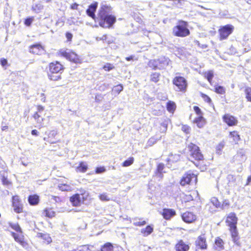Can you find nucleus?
<instances>
[{
  "label": "nucleus",
  "mask_w": 251,
  "mask_h": 251,
  "mask_svg": "<svg viewBox=\"0 0 251 251\" xmlns=\"http://www.w3.org/2000/svg\"><path fill=\"white\" fill-rule=\"evenodd\" d=\"M111 8L107 5H102L98 11L95 22L104 28H110L116 22V17L111 14Z\"/></svg>",
  "instance_id": "1"
},
{
  "label": "nucleus",
  "mask_w": 251,
  "mask_h": 251,
  "mask_svg": "<svg viewBox=\"0 0 251 251\" xmlns=\"http://www.w3.org/2000/svg\"><path fill=\"white\" fill-rule=\"evenodd\" d=\"M187 148L189 153L190 160L200 169H206V165L203 164L205 158L200 148L192 142L190 143Z\"/></svg>",
  "instance_id": "2"
},
{
  "label": "nucleus",
  "mask_w": 251,
  "mask_h": 251,
  "mask_svg": "<svg viewBox=\"0 0 251 251\" xmlns=\"http://www.w3.org/2000/svg\"><path fill=\"white\" fill-rule=\"evenodd\" d=\"M65 67L60 61H53L50 62L46 68V73L48 78L51 81H57L61 79V74Z\"/></svg>",
  "instance_id": "3"
},
{
  "label": "nucleus",
  "mask_w": 251,
  "mask_h": 251,
  "mask_svg": "<svg viewBox=\"0 0 251 251\" xmlns=\"http://www.w3.org/2000/svg\"><path fill=\"white\" fill-rule=\"evenodd\" d=\"M172 33L174 36L182 38L190 35V31L188 28V23L183 20H179L173 28Z\"/></svg>",
  "instance_id": "4"
},
{
  "label": "nucleus",
  "mask_w": 251,
  "mask_h": 251,
  "mask_svg": "<svg viewBox=\"0 0 251 251\" xmlns=\"http://www.w3.org/2000/svg\"><path fill=\"white\" fill-rule=\"evenodd\" d=\"M197 182L198 175L190 170L183 174L179 180V184L181 186H185L190 185L193 183L196 184Z\"/></svg>",
  "instance_id": "5"
},
{
  "label": "nucleus",
  "mask_w": 251,
  "mask_h": 251,
  "mask_svg": "<svg viewBox=\"0 0 251 251\" xmlns=\"http://www.w3.org/2000/svg\"><path fill=\"white\" fill-rule=\"evenodd\" d=\"M172 83L178 91L182 93L186 92L188 84L185 77L179 75H176L172 79Z\"/></svg>",
  "instance_id": "6"
},
{
  "label": "nucleus",
  "mask_w": 251,
  "mask_h": 251,
  "mask_svg": "<svg viewBox=\"0 0 251 251\" xmlns=\"http://www.w3.org/2000/svg\"><path fill=\"white\" fill-rule=\"evenodd\" d=\"M234 30V26L231 24H227L220 26L218 32L219 39L220 41L226 40L231 35Z\"/></svg>",
  "instance_id": "7"
},
{
  "label": "nucleus",
  "mask_w": 251,
  "mask_h": 251,
  "mask_svg": "<svg viewBox=\"0 0 251 251\" xmlns=\"http://www.w3.org/2000/svg\"><path fill=\"white\" fill-rule=\"evenodd\" d=\"M88 195L85 192L81 194H75L70 197V201L74 206H79L87 200Z\"/></svg>",
  "instance_id": "8"
},
{
  "label": "nucleus",
  "mask_w": 251,
  "mask_h": 251,
  "mask_svg": "<svg viewBox=\"0 0 251 251\" xmlns=\"http://www.w3.org/2000/svg\"><path fill=\"white\" fill-rule=\"evenodd\" d=\"M11 203L15 213L19 214L24 212V205L18 195H14L12 197Z\"/></svg>",
  "instance_id": "9"
},
{
  "label": "nucleus",
  "mask_w": 251,
  "mask_h": 251,
  "mask_svg": "<svg viewBox=\"0 0 251 251\" xmlns=\"http://www.w3.org/2000/svg\"><path fill=\"white\" fill-rule=\"evenodd\" d=\"M199 193L197 191L194 190L188 192L187 193H182L179 196L181 203H186L193 201L195 198L198 197Z\"/></svg>",
  "instance_id": "10"
},
{
  "label": "nucleus",
  "mask_w": 251,
  "mask_h": 251,
  "mask_svg": "<svg viewBox=\"0 0 251 251\" xmlns=\"http://www.w3.org/2000/svg\"><path fill=\"white\" fill-rule=\"evenodd\" d=\"M36 107L37 111L33 114L32 117L37 123L42 124L45 119L44 117L45 116V114H44L45 107L40 104L36 105Z\"/></svg>",
  "instance_id": "11"
},
{
  "label": "nucleus",
  "mask_w": 251,
  "mask_h": 251,
  "mask_svg": "<svg viewBox=\"0 0 251 251\" xmlns=\"http://www.w3.org/2000/svg\"><path fill=\"white\" fill-rule=\"evenodd\" d=\"M181 217L183 221L187 224H191L195 222L197 220V215L193 212L186 211L183 212Z\"/></svg>",
  "instance_id": "12"
},
{
  "label": "nucleus",
  "mask_w": 251,
  "mask_h": 251,
  "mask_svg": "<svg viewBox=\"0 0 251 251\" xmlns=\"http://www.w3.org/2000/svg\"><path fill=\"white\" fill-rule=\"evenodd\" d=\"M28 50L30 53L40 55L45 52V49L44 46L38 43L29 46Z\"/></svg>",
  "instance_id": "13"
},
{
  "label": "nucleus",
  "mask_w": 251,
  "mask_h": 251,
  "mask_svg": "<svg viewBox=\"0 0 251 251\" xmlns=\"http://www.w3.org/2000/svg\"><path fill=\"white\" fill-rule=\"evenodd\" d=\"M222 119L223 122L228 126H235L238 124L237 118L229 113L224 114L222 117Z\"/></svg>",
  "instance_id": "14"
},
{
  "label": "nucleus",
  "mask_w": 251,
  "mask_h": 251,
  "mask_svg": "<svg viewBox=\"0 0 251 251\" xmlns=\"http://www.w3.org/2000/svg\"><path fill=\"white\" fill-rule=\"evenodd\" d=\"M227 138L229 140V142L233 145L238 144L239 142L241 141V137L239 132L236 130L229 131L228 133Z\"/></svg>",
  "instance_id": "15"
},
{
  "label": "nucleus",
  "mask_w": 251,
  "mask_h": 251,
  "mask_svg": "<svg viewBox=\"0 0 251 251\" xmlns=\"http://www.w3.org/2000/svg\"><path fill=\"white\" fill-rule=\"evenodd\" d=\"M195 244L197 249L201 250H206L208 248V245L205 235L202 234L199 236L195 241Z\"/></svg>",
  "instance_id": "16"
},
{
  "label": "nucleus",
  "mask_w": 251,
  "mask_h": 251,
  "mask_svg": "<svg viewBox=\"0 0 251 251\" xmlns=\"http://www.w3.org/2000/svg\"><path fill=\"white\" fill-rule=\"evenodd\" d=\"M238 222V218L234 212L229 213L226 219V224L229 228L234 227L237 226Z\"/></svg>",
  "instance_id": "17"
},
{
  "label": "nucleus",
  "mask_w": 251,
  "mask_h": 251,
  "mask_svg": "<svg viewBox=\"0 0 251 251\" xmlns=\"http://www.w3.org/2000/svg\"><path fill=\"white\" fill-rule=\"evenodd\" d=\"M98 3L96 1L92 3L89 5L88 8L86 9V13L87 15L91 17L93 20L95 21L97 17L95 15V12L97 9Z\"/></svg>",
  "instance_id": "18"
},
{
  "label": "nucleus",
  "mask_w": 251,
  "mask_h": 251,
  "mask_svg": "<svg viewBox=\"0 0 251 251\" xmlns=\"http://www.w3.org/2000/svg\"><path fill=\"white\" fill-rule=\"evenodd\" d=\"M163 218L166 220H170L176 215V211L172 208H163L161 213Z\"/></svg>",
  "instance_id": "19"
},
{
  "label": "nucleus",
  "mask_w": 251,
  "mask_h": 251,
  "mask_svg": "<svg viewBox=\"0 0 251 251\" xmlns=\"http://www.w3.org/2000/svg\"><path fill=\"white\" fill-rule=\"evenodd\" d=\"M10 234L13 237L14 240L23 247H25L27 245V243L25 241V236L23 233L11 232Z\"/></svg>",
  "instance_id": "20"
},
{
  "label": "nucleus",
  "mask_w": 251,
  "mask_h": 251,
  "mask_svg": "<svg viewBox=\"0 0 251 251\" xmlns=\"http://www.w3.org/2000/svg\"><path fill=\"white\" fill-rule=\"evenodd\" d=\"M229 230L233 243L237 246H240L241 243L240 242V236L237 226L229 228Z\"/></svg>",
  "instance_id": "21"
},
{
  "label": "nucleus",
  "mask_w": 251,
  "mask_h": 251,
  "mask_svg": "<svg viewBox=\"0 0 251 251\" xmlns=\"http://www.w3.org/2000/svg\"><path fill=\"white\" fill-rule=\"evenodd\" d=\"M176 251H189L190 244L186 243L183 240H179L175 246Z\"/></svg>",
  "instance_id": "22"
},
{
  "label": "nucleus",
  "mask_w": 251,
  "mask_h": 251,
  "mask_svg": "<svg viewBox=\"0 0 251 251\" xmlns=\"http://www.w3.org/2000/svg\"><path fill=\"white\" fill-rule=\"evenodd\" d=\"M213 249L214 251H222L225 250V242L220 237L215 238Z\"/></svg>",
  "instance_id": "23"
},
{
  "label": "nucleus",
  "mask_w": 251,
  "mask_h": 251,
  "mask_svg": "<svg viewBox=\"0 0 251 251\" xmlns=\"http://www.w3.org/2000/svg\"><path fill=\"white\" fill-rule=\"evenodd\" d=\"M67 60L75 64H80L82 62L80 56L73 50H69V53Z\"/></svg>",
  "instance_id": "24"
},
{
  "label": "nucleus",
  "mask_w": 251,
  "mask_h": 251,
  "mask_svg": "<svg viewBox=\"0 0 251 251\" xmlns=\"http://www.w3.org/2000/svg\"><path fill=\"white\" fill-rule=\"evenodd\" d=\"M37 237L42 240L43 244L48 245L52 242V239L50 234L47 233L39 232L37 234Z\"/></svg>",
  "instance_id": "25"
},
{
  "label": "nucleus",
  "mask_w": 251,
  "mask_h": 251,
  "mask_svg": "<svg viewBox=\"0 0 251 251\" xmlns=\"http://www.w3.org/2000/svg\"><path fill=\"white\" fill-rule=\"evenodd\" d=\"M192 123L196 124L198 128H201L205 125L206 121L203 116L201 115L196 117L192 121Z\"/></svg>",
  "instance_id": "26"
},
{
  "label": "nucleus",
  "mask_w": 251,
  "mask_h": 251,
  "mask_svg": "<svg viewBox=\"0 0 251 251\" xmlns=\"http://www.w3.org/2000/svg\"><path fill=\"white\" fill-rule=\"evenodd\" d=\"M27 200L30 205H37L40 202V197L37 194L30 195L28 197Z\"/></svg>",
  "instance_id": "27"
},
{
  "label": "nucleus",
  "mask_w": 251,
  "mask_h": 251,
  "mask_svg": "<svg viewBox=\"0 0 251 251\" xmlns=\"http://www.w3.org/2000/svg\"><path fill=\"white\" fill-rule=\"evenodd\" d=\"M154 230L153 225H148L145 228H142L140 232L144 237H147L151 234Z\"/></svg>",
  "instance_id": "28"
},
{
  "label": "nucleus",
  "mask_w": 251,
  "mask_h": 251,
  "mask_svg": "<svg viewBox=\"0 0 251 251\" xmlns=\"http://www.w3.org/2000/svg\"><path fill=\"white\" fill-rule=\"evenodd\" d=\"M88 169V165L86 162L81 161L78 165L75 168V171L79 173H85Z\"/></svg>",
  "instance_id": "29"
},
{
  "label": "nucleus",
  "mask_w": 251,
  "mask_h": 251,
  "mask_svg": "<svg viewBox=\"0 0 251 251\" xmlns=\"http://www.w3.org/2000/svg\"><path fill=\"white\" fill-rule=\"evenodd\" d=\"M42 214L44 216L52 218L55 216V212L53 210L52 208H46L42 211Z\"/></svg>",
  "instance_id": "30"
},
{
  "label": "nucleus",
  "mask_w": 251,
  "mask_h": 251,
  "mask_svg": "<svg viewBox=\"0 0 251 251\" xmlns=\"http://www.w3.org/2000/svg\"><path fill=\"white\" fill-rule=\"evenodd\" d=\"M203 76L207 80L210 85H212V79L214 77V72L213 70H209L202 73Z\"/></svg>",
  "instance_id": "31"
},
{
  "label": "nucleus",
  "mask_w": 251,
  "mask_h": 251,
  "mask_svg": "<svg viewBox=\"0 0 251 251\" xmlns=\"http://www.w3.org/2000/svg\"><path fill=\"white\" fill-rule=\"evenodd\" d=\"M176 108V103L171 100H169L166 103V108L167 111L170 113L173 114L175 111Z\"/></svg>",
  "instance_id": "32"
},
{
  "label": "nucleus",
  "mask_w": 251,
  "mask_h": 251,
  "mask_svg": "<svg viewBox=\"0 0 251 251\" xmlns=\"http://www.w3.org/2000/svg\"><path fill=\"white\" fill-rule=\"evenodd\" d=\"M69 53V50L68 49H60L56 52V55L60 57H64L66 59H68Z\"/></svg>",
  "instance_id": "33"
},
{
  "label": "nucleus",
  "mask_w": 251,
  "mask_h": 251,
  "mask_svg": "<svg viewBox=\"0 0 251 251\" xmlns=\"http://www.w3.org/2000/svg\"><path fill=\"white\" fill-rule=\"evenodd\" d=\"M213 91L216 94L220 95H225L226 92V88L224 86L219 85H215Z\"/></svg>",
  "instance_id": "34"
},
{
  "label": "nucleus",
  "mask_w": 251,
  "mask_h": 251,
  "mask_svg": "<svg viewBox=\"0 0 251 251\" xmlns=\"http://www.w3.org/2000/svg\"><path fill=\"white\" fill-rule=\"evenodd\" d=\"M9 227L19 233H23V230L18 223H14L10 222L8 223Z\"/></svg>",
  "instance_id": "35"
},
{
  "label": "nucleus",
  "mask_w": 251,
  "mask_h": 251,
  "mask_svg": "<svg viewBox=\"0 0 251 251\" xmlns=\"http://www.w3.org/2000/svg\"><path fill=\"white\" fill-rule=\"evenodd\" d=\"M58 188L61 191H71L72 188L71 186L67 183H61L58 185Z\"/></svg>",
  "instance_id": "36"
},
{
  "label": "nucleus",
  "mask_w": 251,
  "mask_h": 251,
  "mask_svg": "<svg viewBox=\"0 0 251 251\" xmlns=\"http://www.w3.org/2000/svg\"><path fill=\"white\" fill-rule=\"evenodd\" d=\"M210 202L215 207L224 209V205H221V202L216 197H212L210 200Z\"/></svg>",
  "instance_id": "37"
},
{
  "label": "nucleus",
  "mask_w": 251,
  "mask_h": 251,
  "mask_svg": "<svg viewBox=\"0 0 251 251\" xmlns=\"http://www.w3.org/2000/svg\"><path fill=\"white\" fill-rule=\"evenodd\" d=\"M114 247L110 242H106L100 248V251H113Z\"/></svg>",
  "instance_id": "38"
},
{
  "label": "nucleus",
  "mask_w": 251,
  "mask_h": 251,
  "mask_svg": "<svg viewBox=\"0 0 251 251\" xmlns=\"http://www.w3.org/2000/svg\"><path fill=\"white\" fill-rule=\"evenodd\" d=\"M160 74L154 72L151 73L150 75V80L154 83H157L160 80Z\"/></svg>",
  "instance_id": "39"
},
{
  "label": "nucleus",
  "mask_w": 251,
  "mask_h": 251,
  "mask_svg": "<svg viewBox=\"0 0 251 251\" xmlns=\"http://www.w3.org/2000/svg\"><path fill=\"white\" fill-rule=\"evenodd\" d=\"M123 90V86L119 84L113 87L112 91L114 94L118 95Z\"/></svg>",
  "instance_id": "40"
},
{
  "label": "nucleus",
  "mask_w": 251,
  "mask_h": 251,
  "mask_svg": "<svg viewBox=\"0 0 251 251\" xmlns=\"http://www.w3.org/2000/svg\"><path fill=\"white\" fill-rule=\"evenodd\" d=\"M244 92L247 100L251 102V87H246L244 89Z\"/></svg>",
  "instance_id": "41"
},
{
  "label": "nucleus",
  "mask_w": 251,
  "mask_h": 251,
  "mask_svg": "<svg viewBox=\"0 0 251 251\" xmlns=\"http://www.w3.org/2000/svg\"><path fill=\"white\" fill-rule=\"evenodd\" d=\"M158 62L157 60H151L149 62V66L152 70H155L158 68Z\"/></svg>",
  "instance_id": "42"
},
{
  "label": "nucleus",
  "mask_w": 251,
  "mask_h": 251,
  "mask_svg": "<svg viewBox=\"0 0 251 251\" xmlns=\"http://www.w3.org/2000/svg\"><path fill=\"white\" fill-rule=\"evenodd\" d=\"M102 68L105 72H109L114 69L115 66L113 64L106 63L102 66Z\"/></svg>",
  "instance_id": "43"
},
{
  "label": "nucleus",
  "mask_w": 251,
  "mask_h": 251,
  "mask_svg": "<svg viewBox=\"0 0 251 251\" xmlns=\"http://www.w3.org/2000/svg\"><path fill=\"white\" fill-rule=\"evenodd\" d=\"M147 224L146 220H143L142 218H139L138 221L134 222L133 225L136 226H143Z\"/></svg>",
  "instance_id": "44"
},
{
  "label": "nucleus",
  "mask_w": 251,
  "mask_h": 251,
  "mask_svg": "<svg viewBox=\"0 0 251 251\" xmlns=\"http://www.w3.org/2000/svg\"><path fill=\"white\" fill-rule=\"evenodd\" d=\"M134 158L133 157H129L127 160H125L122 163V166L128 167L130 166L133 163Z\"/></svg>",
  "instance_id": "45"
},
{
  "label": "nucleus",
  "mask_w": 251,
  "mask_h": 251,
  "mask_svg": "<svg viewBox=\"0 0 251 251\" xmlns=\"http://www.w3.org/2000/svg\"><path fill=\"white\" fill-rule=\"evenodd\" d=\"M0 64L4 69H6L7 67L10 66L7 59L4 58H0Z\"/></svg>",
  "instance_id": "46"
},
{
  "label": "nucleus",
  "mask_w": 251,
  "mask_h": 251,
  "mask_svg": "<svg viewBox=\"0 0 251 251\" xmlns=\"http://www.w3.org/2000/svg\"><path fill=\"white\" fill-rule=\"evenodd\" d=\"M182 131L186 134L190 133L191 128L187 125H183L181 127Z\"/></svg>",
  "instance_id": "47"
},
{
  "label": "nucleus",
  "mask_w": 251,
  "mask_h": 251,
  "mask_svg": "<svg viewBox=\"0 0 251 251\" xmlns=\"http://www.w3.org/2000/svg\"><path fill=\"white\" fill-rule=\"evenodd\" d=\"M1 180L2 183L4 185L8 186L11 184V182L8 179L6 176H1Z\"/></svg>",
  "instance_id": "48"
},
{
  "label": "nucleus",
  "mask_w": 251,
  "mask_h": 251,
  "mask_svg": "<svg viewBox=\"0 0 251 251\" xmlns=\"http://www.w3.org/2000/svg\"><path fill=\"white\" fill-rule=\"evenodd\" d=\"M200 95L204 101L209 103H211V99L208 95L202 93H201Z\"/></svg>",
  "instance_id": "49"
},
{
  "label": "nucleus",
  "mask_w": 251,
  "mask_h": 251,
  "mask_svg": "<svg viewBox=\"0 0 251 251\" xmlns=\"http://www.w3.org/2000/svg\"><path fill=\"white\" fill-rule=\"evenodd\" d=\"M106 171V169L103 166L98 167H96L95 170V172L96 174H101Z\"/></svg>",
  "instance_id": "50"
},
{
  "label": "nucleus",
  "mask_w": 251,
  "mask_h": 251,
  "mask_svg": "<svg viewBox=\"0 0 251 251\" xmlns=\"http://www.w3.org/2000/svg\"><path fill=\"white\" fill-rule=\"evenodd\" d=\"M42 8L43 6L40 4H35L32 7V10L35 12H39Z\"/></svg>",
  "instance_id": "51"
},
{
  "label": "nucleus",
  "mask_w": 251,
  "mask_h": 251,
  "mask_svg": "<svg viewBox=\"0 0 251 251\" xmlns=\"http://www.w3.org/2000/svg\"><path fill=\"white\" fill-rule=\"evenodd\" d=\"M33 20L34 18L33 17L27 18L25 20L24 24L26 26H29L31 25Z\"/></svg>",
  "instance_id": "52"
},
{
  "label": "nucleus",
  "mask_w": 251,
  "mask_h": 251,
  "mask_svg": "<svg viewBox=\"0 0 251 251\" xmlns=\"http://www.w3.org/2000/svg\"><path fill=\"white\" fill-rule=\"evenodd\" d=\"M99 197L102 201H109L110 200L108 195L105 193L101 194Z\"/></svg>",
  "instance_id": "53"
},
{
  "label": "nucleus",
  "mask_w": 251,
  "mask_h": 251,
  "mask_svg": "<svg viewBox=\"0 0 251 251\" xmlns=\"http://www.w3.org/2000/svg\"><path fill=\"white\" fill-rule=\"evenodd\" d=\"M165 165L162 163H160L157 166V171L158 172V173L162 174Z\"/></svg>",
  "instance_id": "54"
},
{
  "label": "nucleus",
  "mask_w": 251,
  "mask_h": 251,
  "mask_svg": "<svg viewBox=\"0 0 251 251\" xmlns=\"http://www.w3.org/2000/svg\"><path fill=\"white\" fill-rule=\"evenodd\" d=\"M193 109L197 115H198V116L202 115V112L199 106H194L193 107Z\"/></svg>",
  "instance_id": "55"
},
{
  "label": "nucleus",
  "mask_w": 251,
  "mask_h": 251,
  "mask_svg": "<svg viewBox=\"0 0 251 251\" xmlns=\"http://www.w3.org/2000/svg\"><path fill=\"white\" fill-rule=\"evenodd\" d=\"M65 36L67 38L68 42H71L72 41V38H73V34L69 32H67L65 33Z\"/></svg>",
  "instance_id": "56"
},
{
  "label": "nucleus",
  "mask_w": 251,
  "mask_h": 251,
  "mask_svg": "<svg viewBox=\"0 0 251 251\" xmlns=\"http://www.w3.org/2000/svg\"><path fill=\"white\" fill-rule=\"evenodd\" d=\"M51 199L56 202H59L61 201V198L59 196H51Z\"/></svg>",
  "instance_id": "57"
},
{
  "label": "nucleus",
  "mask_w": 251,
  "mask_h": 251,
  "mask_svg": "<svg viewBox=\"0 0 251 251\" xmlns=\"http://www.w3.org/2000/svg\"><path fill=\"white\" fill-rule=\"evenodd\" d=\"M126 60L127 61H130L132 60H138V57H135L133 55H130L129 56H127V57H126Z\"/></svg>",
  "instance_id": "58"
},
{
  "label": "nucleus",
  "mask_w": 251,
  "mask_h": 251,
  "mask_svg": "<svg viewBox=\"0 0 251 251\" xmlns=\"http://www.w3.org/2000/svg\"><path fill=\"white\" fill-rule=\"evenodd\" d=\"M176 51L178 52V54L183 55L184 54V48H177Z\"/></svg>",
  "instance_id": "59"
},
{
  "label": "nucleus",
  "mask_w": 251,
  "mask_h": 251,
  "mask_svg": "<svg viewBox=\"0 0 251 251\" xmlns=\"http://www.w3.org/2000/svg\"><path fill=\"white\" fill-rule=\"evenodd\" d=\"M225 146V144L223 143H220L217 146V151H221Z\"/></svg>",
  "instance_id": "60"
},
{
  "label": "nucleus",
  "mask_w": 251,
  "mask_h": 251,
  "mask_svg": "<svg viewBox=\"0 0 251 251\" xmlns=\"http://www.w3.org/2000/svg\"><path fill=\"white\" fill-rule=\"evenodd\" d=\"M78 4L76 3H74L71 5L70 8L72 10H77L78 9Z\"/></svg>",
  "instance_id": "61"
},
{
  "label": "nucleus",
  "mask_w": 251,
  "mask_h": 251,
  "mask_svg": "<svg viewBox=\"0 0 251 251\" xmlns=\"http://www.w3.org/2000/svg\"><path fill=\"white\" fill-rule=\"evenodd\" d=\"M40 97H41V100L42 102H45L46 101V96L44 93H41L40 94Z\"/></svg>",
  "instance_id": "62"
},
{
  "label": "nucleus",
  "mask_w": 251,
  "mask_h": 251,
  "mask_svg": "<svg viewBox=\"0 0 251 251\" xmlns=\"http://www.w3.org/2000/svg\"><path fill=\"white\" fill-rule=\"evenodd\" d=\"M31 133L32 135H35V136H37L39 134L38 131L36 129L32 130Z\"/></svg>",
  "instance_id": "63"
},
{
  "label": "nucleus",
  "mask_w": 251,
  "mask_h": 251,
  "mask_svg": "<svg viewBox=\"0 0 251 251\" xmlns=\"http://www.w3.org/2000/svg\"><path fill=\"white\" fill-rule=\"evenodd\" d=\"M250 182H251V175L248 177L246 183V185H249Z\"/></svg>",
  "instance_id": "64"
}]
</instances>
